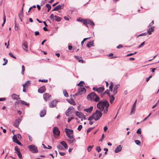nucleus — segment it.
I'll list each match as a JSON object with an SVG mask.
<instances>
[{
  "label": "nucleus",
  "instance_id": "obj_1",
  "mask_svg": "<svg viewBox=\"0 0 159 159\" xmlns=\"http://www.w3.org/2000/svg\"><path fill=\"white\" fill-rule=\"evenodd\" d=\"M109 106V104L106 100L100 101L97 104V107L99 110L103 111L104 114H107V113Z\"/></svg>",
  "mask_w": 159,
  "mask_h": 159
},
{
  "label": "nucleus",
  "instance_id": "obj_2",
  "mask_svg": "<svg viewBox=\"0 0 159 159\" xmlns=\"http://www.w3.org/2000/svg\"><path fill=\"white\" fill-rule=\"evenodd\" d=\"M102 113L101 111L97 110L93 114L92 116L89 117V120H93V119L95 121L98 120L100 119L102 116Z\"/></svg>",
  "mask_w": 159,
  "mask_h": 159
},
{
  "label": "nucleus",
  "instance_id": "obj_3",
  "mask_svg": "<svg viewBox=\"0 0 159 159\" xmlns=\"http://www.w3.org/2000/svg\"><path fill=\"white\" fill-rule=\"evenodd\" d=\"M66 133V136L70 139H73L74 136L73 135V131L71 129L66 128L65 129Z\"/></svg>",
  "mask_w": 159,
  "mask_h": 159
},
{
  "label": "nucleus",
  "instance_id": "obj_4",
  "mask_svg": "<svg viewBox=\"0 0 159 159\" xmlns=\"http://www.w3.org/2000/svg\"><path fill=\"white\" fill-rule=\"evenodd\" d=\"M28 148L30 151L33 153H37L38 152V148L34 144L30 145L28 146Z\"/></svg>",
  "mask_w": 159,
  "mask_h": 159
},
{
  "label": "nucleus",
  "instance_id": "obj_5",
  "mask_svg": "<svg viewBox=\"0 0 159 159\" xmlns=\"http://www.w3.org/2000/svg\"><path fill=\"white\" fill-rule=\"evenodd\" d=\"M86 92V89L83 87V86H81L79 88L78 92L75 94V96L78 95H81L83 93H84Z\"/></svg>",
  "mask_w": 159,
  "mask_h": 159
},
{
  "label": "nucleus",
  "instance_id": "obj_6",
  "mask_svg": "<svg viewBox=\"0 0 159 159\" xmlns=\"http://www.w3.org/2000/svg\"><path fill=\"white\" fill-rule=\"evenodd\" d=\"M53 132L55 137H58L60 135V132L58 128L56 126L54 127Z\"/></svg>",
  "mask_w": 159,
  "mask_h": 159
},
{
  "label": "nucleus",
  "instance_id": "obj_7",
  "mask_svg": "<svg viewBox=\"0 0 159 159\" xmlns=\"http://www.w3.org/2000/svg\"><path fill=\"white\" fill-rule=\"evenodd\" d=\"M84 24L87 27H88L87 25L88 24L93 26H94L95 25L93 21L89 19H85L84 21Z\"/></svg>",
  "mask_w": 159,
  "mask_h": 159
},
{
  "label": "nucleus",
  "instance_id": "obj_8",
  "mask_svg": "<svg viewBox=\"0 0 159 159\" xmlns=\"http://www.w3.org/2000/svg\"><path fill=\"white\" fill-rule=\"evenodd\" d=\"M96 95V94L95 93L92 92L88 95L87 98L88 100L93 101L94 100Z\"/></svg>",
  "mask_w": 159,
  "mask_h": 159
},
{
  "label": "nucleus",
  "instance_id": "obj_9",
  "mask_svg": "<svg viewBox=\"0 0 159 159\" xmlns=\"http://www.w3.org/2000/svg\"><path fill=\"white\" fill-rule=\"evenodd\" d=\"M54 17L55 18V20L59 22L61 20V18L56 15L54 16L53 14H51L49 17L50 19L52 20H54Z\"/></svg>",
  "mask_w": 159,
  "mask_h": 159
},
{
  "label": "nucleus",
  "instance_id": "obj_10",
  "mask_svg": "<svg viewBox=\"0 0 159 159\" xmlns=\"http://www.w3.org/2000/svg\"><path fill=\"white\" fill-rule=\"evenodd\" d=\"M75 115L79 117L80 118L85 119V117L84 114L80 112L76 111L75 112Z\"/></svg>",
  "mask_w": 159,
  "mask_h": 159
},
{
  "label": "nucleus",
  "instance_id": "obj_11",
  "mask_svg": "<svg viewBox=\"0 0 159 159\" xmlns=\"http://www.w3.org/2000/svg\"><path fill=\"white\" fill-rule=\"evenodd\" d=\"M28 45L27 42L25 41H23L22 43V48L26 52L28 51Z\"/></svg>",
  "mask_w": 159,
  "mask_h": 159
},
{
  "label": "nucleus",
  "instance_id": "obj_12",
  "mask_svg": "<svg viewBox=\"0 0 159 159\" xmlns=\"http://www.w3.org/2000/svg\"><path fill=\"white\" fill-rule=\"evenodd\" d=\"M51 97V95L48 93H45L43 95V98L45 101L49 100Z\"/></svg>",
  "mask_w": 159,
  "mask_h": 159
},
{
  "label": "nucleus",
  "instance_id": "obj_13",
  "mask_svg": "<svg viewBox=\"0 0 159 159\" xmlns=\"http://www.w3.org/2000/svg\"><path fill=\"white\" fill-rule=\"evenodd\" d=\"M57 101L56 100H53L49 104V107L53 108L55 107L57 105Z\"/></svg>",
  "mask_w": 159,
  "mask_h": 159
},
{
  "label": "nucleus",
  "instance_id": "obj_14",
  "mask_svg": "<svg viewBox=\"0 0 159 159\" xmlns=\"http://www.w3.org/2000/svg\"><path fill=\"white\" fill-rule=\"evenodd\" d=\"M64 7V4H62L56 6L52 10V11L57 10L58 9H63Z\"/></svg>",
  "mask_w": 159,
  "mask_h": 159
},
{
  "label": "nucleus",
  "instance_id": "obj_15",
  "mask_svg": "<svg viewBox=\"0 0 159 159\" xmlns=\"http://www.w3.org/2000/svg\"><path fill=\"white\" fill-rule=\"evenodd\" d=\"M46 89L44 86H43L41 87L38 90V92L41 93H43L45 92Z\"/></svg>",
  "mask_w": 159,
  "mask_h": 159
},
{
  "label": "nucleus",
  "instance_id": "obj_16",
  "mask_svg": "<svg viewBox=\"0 0 159 159\" xmlns=\"http://www.w3.org/2000/svg\"><path fill=\"white\" fill-rule=\"evenodd\" d=\"M122 146L121 145H119L115 149V152L116 153H117L120 152L122 150Z\"/></svg>",
  "mask_w": 159,
  "mask_h": 159
},
{
  "label": "nucleus",
  "instance_id": "obj_17",
  "mask_svg": "<svg viewBox=\"0 0 159 159\" xmlns=\"http://www.w3.org/2000/svg\"><path fill=\"white\" fill-rule=\"evenodd\" d=\"M11 97L14 100H18L19 99H20L19 96L15 93L12 94L11 95Z\"/></svg>",
  "mask_w": 159,
  "mask_h": 159
},
{
  "label": "nucleus",
  "instance_id": "obj_18",
  "mask_svg": "<svg viewBox=\"0 0 159 159\" xmlns=\"http://www.w3.org/2000/svg\"><path fill=\"white\" fill-rule=\"evenodd\" d=\"M137 102V100L135 101L132 107V108L131 110V114H134V113L135 111V108L136 107V103Z\"/></svg>",
  "mask_w": 159,
  "mask_h": 159
},
{
  "label": "nucleus",
  "instance_id": "obj_19",
  "mask_svg": "<svg viewBox=\"0 0 159 159\" xmlns=\"http://www.w3.org/2000/svg\"><path fill=\"white\" fill-rule=\"evenodd\" d=\"M119 84H116L114 87L113 90V93L114 95L116 94L117 92V89L119 87Z\"/></svg>",
  "mask_w": 159,
  "mask_h": 159
},
{
  "label": "nucleus",
  "instance_id": "obj_20",
  "mask_svg": "<svg viewBox=\"0 0 159 159\" xmlns=\"http://www.w3.org/2000/svg\"><path fill=\"white\" fill-rule=\"evenodd\" d=\"M21 120V119L20 118L16 119L14 123V125L16 127H18Z\"/></svg>",
  "mask_w": 159,
  "mask_h": 159
},
{
  "label": "nucleus",
  "instance_id": "obj_21",
  "mask_svg": "<svg viewBox=\"0 0 159 159\" xmlns=\"http://www.w3.org/2000/svg\"><path fill=\"white\" fill-rule=\"evenodd\" d=\"M88 48H90L91 46H94L93 41H90L88 42L86 45Z\"/></svg>",
  "mask_w": 159,
  "mask_h": 159
},
{
  "label": "nucleus",
  "instance_id": "obj_22",
  "mask_svg": "<svg viewBox=\"0 0 159 159\" xmlns=\"http://www.w3.org/2000/svg\"><path fill=\"white\" fill-rule=\"evenodd\" d=\"M93 110V107L91 106L90 107L84 109V111L89 113H90Z\"/></svg>",
  "mask_w": 159,
  "mask_h": 159
},
{
  "label": "nucleus",
  "instance_id": "obj_23",
  "mask_svg": "<svg viewBox=\"0 0 159 159\" xmlns=\"http://www.w3.org/2000/svg\"><path fill=\"white\" fill-rule=\"evenodd\" d=\"M154 30V27L152 26L149 28L147 30L148 33L150 35L152 34V32H153Z\"/></svg>",
  "mask_w": 159,
  "mask_h": 159
},
{
  "label": "nucleus",
  "instance_id": "obj_24",
  "mask_svg": "<svg viewBox=\"0 0 159 159\" xmlns=\"http://www.w3.org/2000/svg\"><path fill=\"white\" fill-rule=\"evenodd\" d=\"M46 111L45 109L43 110L41 112L40 114V117H42L44 116L46 114Z\"/></svg>",
  "mask_w": 159,
  "mask_h": 159
},
{
  "label": "nucleus",
  "instance_id": "obj_25",
  "mask_svg": "<svg viewBox=\"0 0 159 159\" xmlns=\"http://www.w3.org/2000/svg\"><path fill=\"white\" fill-rule=\"evenodd\" d=\"M67 101L69 103L73 105H75L76 104L74 101L72 99H67Z\"/></svg>",
  "mask_w": 159,
  "mask_h": 159
},
{
  "label": "nucleus",
  "instance_id": "obj_26",
  "mask_svg": "<svg viewBox=\"0 0 159 159\" xmlns=\"http://www.w3.org/2000/svg\"><path fill=\"white\" fill-rule=\"evenodd\" d=\"M104 88L103 87H100L97 89V92L98 93H101L104 90Z\"/></svg>",
  "mask_w": 159,
  "mask_h": 159
},
{
  "label": "nucleus",
  "instance_id": "obj_27",
  "mask_svg": "<svg viewBox=\"0 0 159 159\" xmlns=\"http://www.w3.org/2000/svg\"><path fill=\"white\" fill-rule=\"evenodd\" d=\"M60 143L65 148H68V146L66 143L65 141H62L60 142Z\"/></svg>",
  "mask_w": 159,
  "mask_h": 159
},
{
  "label": "nucleus",
  "instance_id": "obj_28",
  "mask_svg": "<svg viewBox=\"0 0 159 159\" xmlns=\"http://www.w3.org/2000/svg\"><path fill=\"white\" fill-rule=\"evenodd\" d=\"M75 58L78 60V61L80 62H81L82 63H83L84 62V61L82 59H80L79 58H81V57H79L76 56H74Z\"/></svg>",
  "mask_w": 159,
  "mask_h": 159
},
{
  "label": "nucleus",
  "instance_id": "obj_29",
  "mask_svg": "<svg viewBox=\"0 0 159 159\" xmlns=\"http://www.w3.org/2000/svg\"><path fill=\"white\" fill-rule=\"evenodd\" d=\"M110 97V102L111 103H112L115 99V97L113 95H111L109 96Z\"/></svg>",
  "mask_w": 159,
  "mask_h": 159
},
{
  "label": "nucleus",
  "instance_id": "obj_30",
  "mask_svg": "<svg viewBox=\"0 0 159 159\" xmlns=\"http://www.w3.org/2000/svg\"><path fill=\"white\" fill-rule=\"evenodd\" d=\"M30 84V81L29 80H28L26 81L25 84H24L23 85V88H25L26 86H29Z\"/></svg>",
  "mask_w": 159,
  "mask_h": 159
},
{
  "label": "nucleus",
  "instance_id": "obj_31",
  "mask_svg": "<svg viewBox=\"0 0 159 159\" xmlns=\"http://www.w3.org/2000/svg\"><path fill=\"white\" fill-rule=\"evenodd\" d=\"M6 20V17L4 11H3V23L2 24V26H3L5 24Z\"/></svg>",
  "mask_w": 159,
  "mask_h": 159
},
{
  "label": "nucleus",
  "instance_id": "obj_32",
  "mask_svg": "<svg viewBox=\"0 0 159 159\" xmlns=\"http://www.w3.org/2000/svg\"><path fill=\"white\" fill-rule=\"evenodd\" d=\"M13 142L16 143L18 140L17 136L14 135L13 137Z\"/></svg>",
  "mask_w": 159,
  "mask_h": 159
},
{
  "label": "nucleus",
  "instance_id": "obj_33",
  "mask_svg": "<svg viewBox=\"0 0 159 159\" xmlns=\"http://www.w3.org/2000/svg\"><path fill=\"white\" fill-rule=\"evenodd\" d=\"M99 100V98L98 95H97L96 94L95 97V98H94L93 101H94L96 102H98Z\"/></svg>",
  "mask_w": 159,
  "mask_h": 159
},
{
  "label": "nucleus",
  "instance_id": "obj_34",
  "mask_svg": "<svg viewBox=\"0 0 159 159\" xmlns=\"http://www.w3.org/2000/svg\"><path fill=\"white\" fill-rule=\"evenodd\" d=\"M20 103L22 104H24V105H27V106L29 105V103H27L25 102L23 100H21L20 101Z\"/></svg>",
  "mask_w": 159,
  "mask_h": 159
},
{
  "label": "nucleus",
  "instance_id": "obj_35",
  "mask_svg": "<svg viewBox=\"0 0 159 159\" xmlns=\"http://www.w3.org/2000/svg\"><path fill=\"white\" fill-rule=\"evenodd\" d=\"M93 147V145L89 146L87 148L88 151V152H90L91 150Z\"/></svg>",
  "mask_w": 159,
  "mask_h": 159
},
{
  "label": "nucleus",
  "instance_id": "obj_36",
  "mask_svg": "<svg viewBox=\"0 0 159 159\" xmlns=\"http://www.w3.org/2000/svg\"><path fill=\"white\" fill-rule=\"evenodd\" d=\"M63 93L64 96L65 97H67L69 96L68 93L66 90H63Z\"/></svg>",
  "mask_w": 159,
  "mask_h": 159
},
{
  "label": "nucleus",
  "instance_id": "obj_37",
  "mask_svg": "<svg viewBox=\"0 0 159 159\" xmlns=\"http://www.w3.org/2000/svg\"><path fill=\"white\" fill-rule=\"evenodd\" d=\"M113 84L112 82L111 83V84L109 86V89L111 91H112L113 87Z\"/></svg>",
  "mask_w": 159,
  "mask_h": 159
},
{
  "label": "nucleus",
  "instance_id": "obj_38",
  "mask_svg": "<svg viewBox=\"0 0 159 159\" xmlns=\"http://www.w3.org/2000/svg\"><path fill=\"white\" fill-rule=\"evenodd\" d=\"M16 153L17 154L18 157L20 159H21L22 158V154L20 152H16Z\"/></svg>",
  "mask_w": 159,
  "mask_h": 159
},
{
  "label": "nucleus",
  "instance_id": "obj_39",
  "mask_svg": "<svg viewBox=\"0 0 159 159\" xmlns=\"http://www.w3.org/2000/svg\"><path fill=\"white\" fill-rule=\"evenodd\" d=\"M23 11H20L19 14V16L20 19V18H22L23 17Z\"/></svg>",
  "mask_w": 159,
  "mask_h": 159
},
{
  "label": "nucleus",
  "instance_id": "obj_40",
  "mask_svg": "<svg viewBox=\"0 0 159 159\" xmlns=\"http://www.w3.org/2000/svg\"><path fill=\"white\" fill-rule=\"evenodd\" d=\"M46 7L48 8V12L51 8V6L49 4H47L46 5Z\"/></svg>",
  "mask_w": 159,
  "mask_h": 159
},
{
  "label": "nucleus",
  "instance_id": "obj_41",
  "mask_svg": "<svg viewBox=\"0 0 159 159\" xmlns=\"http://www.w3.org/2000/svg\"><path fill=\"white\" fill-rule=\"evenodd\" d=\"M22 71H21V74H22V75H24V71H25V66H24V65H22Z\"/></svg>",
  "mask_w": 159,
  "mask_h": 159
},
{
  "label": "nucleus",
  "instance_id": "obj_42",
  "mask_svg": "<svg viewBox=\"0 0 159 159\" xmlns=\"http://www.w3.org/2000/svg\"><path fill=\"white\" fill-rule=\"evenodd\" d=\"M85 19H83L81 18H79L77 19V20L78 21H79L81 22H82L84 23V21Z\"/></svg>",
  "mask_w": 159,
  "mask_h": 159
},
{
  "label": "nucleus",
  "instance_id": "obj_43",
  "mask_svg": "<svg viewBox=\"0 0 159 159\" xmlns=\"http://www.w3.org/2000/svg\"><path fill=\"white\" fill-rule=\"evenodd\" d=\"M96 150L98 151V152H99L101 150V148L99 146H97L96 148Z\"/></svg>",
  "mask_w": 159,
  "mask_h": 159
},
{
  "label": "nucleus",
  "instance_id": "obj_44",
  "mask_svg": "<svg viewBox=\"0 0 159 159\" xmlns=\"http://www.w3.org/2000/svg\"><path fill=\"white\" fill-rule=\"evenodd\" d=\"M39 82H42L47 83L48 82V80H39Z\"/></svg>",
  "mask_w": 159,
  "mask_h": 159
},
{
  "label": "nucleus",
  "instance_id": "obj_45",
  "mask_svg": "<svg viewBox=\"0 0 159 159\" xmlns=\"http://www.w3.org/2000/svg\"><path fill=\"white\" fill-rule=\"evenodd\" d=\"M9 55L11 57H12V58H15V59H16V57L14 56L13 55V54H12V53H11V52H10V53H9Z\"/></svg>",
  "mask_w": 159,
  "mask_h": 159
},
{
  "label": "nucleus",
  "instance_id": "obj_46",
  "mask_svg": "<svg viewBox=\"0 0 159 159\" xmlns=\"http://www.w3.org/2000/svg\"><path fill=\"white\" fill-rule=\"evenodd\" d=\"M147 35V33H143L141 34H139L138 36V37H139V36H145Z\"/></svg>",
  "mask_w": 159,
  "mask_h": 159
},
{
  "label": "nucleus",
  "instance_id": "obj_47",
  "mask_svg": "<svg viewBox=\"0 0 159 159\" xmlns=\"http://www.w3.org/2000/svg\"><path fill=\"white\" fill-rule=\"evenodd\" d=\"M68 141L70 143H72L73 142H75V140L74 139H73L72 140H68Z\"/></svg>",
  "mask_w": 159,
  "mask_h": 159
},
{
  "label": "nucleus",
  "instance_id": "obj_48",
  "mask_svg": "<svg viewBox=\"0 0 159 159\" xmlns=\"http://www.w3.org/2000/svg\"><path fill=\"white\" fill-rule=\"evenodd\" d=\"M57 148L58 149H63V148L60 144L57 145Z\"/></svg>",
  "mask_w": 159,
  "mask_h": 159
},
{
  "label": "nucleus",
  "instance_id": "obj_49",
  "mask_svg": "<svg viewBox=\"0 0 159 159\" xmlns=\"http://www.w3.org/2000/svg\"><path fill=\"white\" fill-rule=\"evenodd\" d=\"M135 143L137 145H140L141 143L138 140H136L135 141Z\"/></svg>",
  "mask_w": 159,
  "mask_h": 159
},
{
  "label": "nucleus",
  "instance_id": "obj_50",
  "mask_svg": "<svg viewBox=\"0 0 159 159\" xmlns=\"http://www.w3.org/2000/svg\"><path fill=\"white\" fill-rule=\"evenodd\" d=\"M84 83V82L83 81H81L79 84H78L77 85L78 86H83V85L82 84H83Z\"/></svg>",
  "mask_w": 159,
  "mask_h": 159
},
{
  "label": "nucleus",
  "instance_id": "obj_51",
  "mask_svg": "<svg viewBox=\"0 0 159 159\" xmlns=\"http://www.w3.org/2000/svg\"><path fill=\"white\" fill-rule=\"evenodd\" d=\"M74 109V108L72 107H69L67 109V110H68L69 111H70L73 110Z\"/></svg>",
  "mask_w": 159,
  "mask_h": 159
},
{
  "label": "nucleus",
  "instance_id": "obj_52",
  "mask_svg": "<svg viewBox=\"0 0 159 159\" xmlns=\"http://www.w3.org/2000/svg\"><path fill=\"white\" fill-rule=\"evenodd\" d=\"M82 128V126L81 125H80L79 126L77 129L79 131H80Z\"/></svg>",
  "mask_w": 159,
  "mask_h": 159
},
{
  "label": "nucleus",
  "instance_id": "obj_53",
  "mask_svg": "<svg viewBox=\"0 0 159 159\" xmlns=\"http://www.w3.org/2000/svg\"><path fill=\"white\" fill-rule=\"evenodd\" d=\"M145 43V42H143L141 44H140L138 47V48H140Z\"/></svg>",
  "mask_w": 159,
  "mask_h": 159
},
{
  "label": "nucleus",
  "instance_id": "obj_54",
  "mask_svg": "<svg viewBox=\"0 0 159 159\" xmlns=\"http://www.w3.org/2000/svg\"><path fill=\"white\" fill-rule=\"evenodd\" d=\"M74 119V117H71V118H68V122H69L72 119Z\"/></svg>",
  "mask_w": 159,
  "mask_h": 159
},
{
  "label": "nucleus",
  "instance_id": "obj_55",
  "mask_svg": "<svg viewBox=\"0 0 159 159\" xmlns=\"http://www.w3.org/2000/svg\"><path fill=\"white\" fill-rule=\"evenodd\" d=\"M151 113H150L149 115L143 119V121H144L146 120H147V119L151 115Z\"/></svg>",
  "mask_w": 159,
  "mask_h": 159
},
{
  "label": "nucleus",
  "instance_id": "obj_56",
  "mask_svg": "<svg viewBox=\"0 0 159 159\" xmlns=\"http://www.w3.org/2000/svg\"><path fill=\"white\" fill-rule=\"evenodd\" d=\"M89 118H88V120L89 121V124L90 125H92L93 124V122L92 121V120H89Z\"/></svg>",
  "mask_w": 159,
  "mask_h": 159
},
{
  "label": "nucleus",
  "instance_id": "obj_57",
  "mask_svg": "<svg viewBox=\"0 0 159 159\" xmlns=\"http://www.w3.org/2000/svg\"><path fill=\"white\" fill-rule=\"evenodd\" d=\"M94 127H93V128H90L88 129L87 130V132L88 133L90 131L93 129Z\"/></svg>",
  "mask_w": 159,
  "mask_h": 159
},
{
  "label": "nucleus",
  "instance_id": "obj_58",
  "mask_svg": "<svg viewBox=\"0 0 159 159\" xmlns=\"http://www.w3.org/2000/svg\"><path fill=\"white\" fill-rule=\"evenodd\" d=\"M69 111L67 110L66 111V115L67 116H69Z\"/></svg>",
  "mask_w": 159,
  "mask_h": 159
},
{
  "label": "nucleus",
  "instance_id": "obj_59",
  "mask_svg": "<svg viewBox=\"0 0 159 159\" xmlns=\"http://www.w3.org/2000/svg\"><path fill=\"white\" fill-rule=\"evenodd\" d=\"M20 99H18V100H17L18 101L15 102V104L16 105V104L18 105L20 103V101L21 100H20Z\"/></svg>",
  "mask_w": 159,
  "mask_h": 159
},
{
  "label": "nucleus",
  "instance_id": "obj_60",
  "mask_svg": "<svg viewBox=\"0 0 159 159\" xmlns=\"http://www.w3.org/2000/svg\"><path fill=\"white\" fill-rule=\"evenodd\" d=\"M137 133L138 134H141V131L140 128L138 129V130L137 131Z\"/></svg>",
  "mask_w": 159,
  "mask_h": 159
},
{
  "label": "nucleus",
  "instance_id": "obj_61",
  "mask_svg": "<svg viewBox=\"0 0 159 159\" xmlns=\"http://www.w3.org/2000/svg\"><path fill=\"white\" fill-rule=\"evenodd\" d=\"M39 33L38 31H35L34 32V34L35 36L38 35L39 34Z\"/></svg>",
  "mask_w": 159,
  "mask_h": 159
},
{
  "label": "nucleus",
  "instance_id": "obj_62",
  "mask_svg": "<svg viewBox=\"0 0 159 159\" xmlns=\"http://www.w3.org/2000/svg\"><path fill=\"white\" fill-rule=\"evenodd\" d=\"M15 150L16 151V152H20V151L19 150L18 148L17 147H15Z\"/></svg>",
  "mask_w": 159,
  "mask_h": 159
},
{
  "label": "nucleus",
  "instance_id": "obj_63",
  "mask_svg": "<svg viewBox=\"0 0 159 159\" xmlns=\"http://www.w3.org/2000/svg\"><path fill=\"white\" fill-rule=\"evenodd\" d=\"M17 137H18V138L19 139H20L21 138V135L20 134H18L17 135Z\"/></svg>",
  "mask_w": 159,
  "mask_h": 159
},
{
  "label": "nucleus",
  "instance_id": "obj_64",
  "mask_svg": "<svg viewBox=\"0 0 159 159\" xmlns=\"http://www.w3.org/2000/svg\"><path fill=\"white\" fill-rule=\"evenodd\" d=\"M123 47V46L121 45L120 44L117 47V48L118 49L121 48Z\"/></svg>",
  "mask_w": 159,
  "mask_h": 159
}]
</instances>
